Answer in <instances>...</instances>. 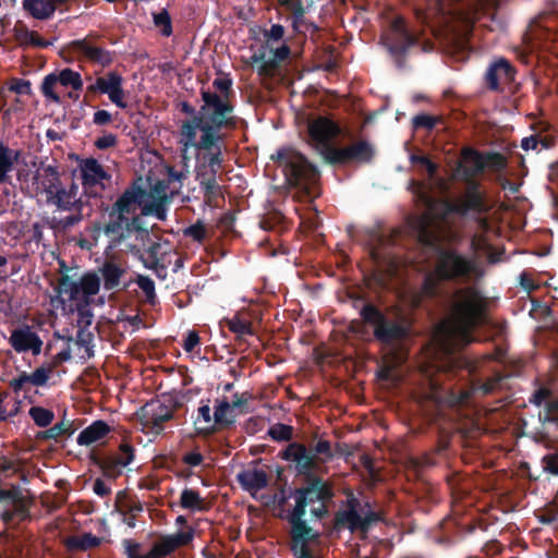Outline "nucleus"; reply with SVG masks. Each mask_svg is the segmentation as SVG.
Segmentation results:
<instances>
[{
	"label": "nucleus",
	"mask_w": 558,
	"mask_h": 558,
	"mask_svg": "<svg viewBox=\"0 0 558 558\" xmlns=\"http://www.w3.org/2000/svg\"><path fill=\"white\" fill-rule=\"evenodd\" d=\"M442 308L437 338L441 350L452 353L475 341L473 332L488 320L489 301L478 287L466 284L446 293Z\"/></svg>",
	"instance_id": "nucleus-1"
},
{
	"label": "nucleus",
	"mask_w": 558,
	"mask_h": 558,
	"mask_svg": "<svg viewBox=\"0 0 558 558\" xmlns=\"http://www.w3.org/2000/svg\"><path fill=\"white\" fill-rule=\"evenodd\" d=\"M420 242L432 247L435 253L434 267L427 271L418 291L413 295L412 304L422 306L425 301L440 298L442 282L469 283L483 276V270L474 257L460 253L457 248L440 245L438 234L427 226L418 232Z\"/></svg>",
	"instance_id": "nucleus-2"
},
{
	"label": "nucleus",
	"mask_w": 558,
	"mask_h": 558,
	"mask_svg": "<svg viewBox=\"0 0 558 558\" xmlns=\"http://www.w3.org/2000/svg\"><path fill=\"white\" fill-rule=\"evenodd\" d=\"M150 194L144 186L143 179L134 180L111 205L107 206L105 222L95 221L90 227V236L95 242L101 234L109 240V248L119 247L132 232L146 234V227L143 225L142 215L136 210L142 206Z\"/></svg>",
	"instance_id": "nucleus-3"
},
{
	"label": "nucleus",
	"mask_w": 558,
	"mask_h": 558,
	"mask_svg": "<svg viewBox=\"0 0 558 558\" xmlns=\"http://www.w3.org/2000/svg\"><path fill=\"white\" fill-rule=\"evenodd\" d=\"M291 496L295 506L287 515L290 529V549L294 558H316L310 548L311 543L319 541V533L311 527L303 519L306 514V507L310 505L329 504L335 492L332 485L323 477L313 474L304 477V485L295 488Z\"/></svg>",
	"instance_id": "nucleus-4"
},
{
	"label": "nucleus",
	"mask_w": 558,
	"mask_h": 558,
	"mask_svg": "<svg viewBox=\"0 0 558 558\" xmlns=\"http://www.w3.org/2000/svg\"><path fill=\"white\" fill-rule=\"evenodd\" d=\"M226 109L218 107L207 121L197 119V123L185 124L182 130V138L179 143L186 151L194 148L205 151L203 155V165L197 171H207V175L217 177L222 162V143L226 135L222 130H234L238 125V118H226Z\"/></svg>",
	"instance_id": "nucleus-5"
},
{
	"label": "nucleus",
	"mask_w": 558,
	"mask_h": 558,
	"mask_svg": "<svg viewBox=\"0 0 558 558\" xmlns=\"http://www.w3.org/2000/svg\"><path fill=\"white\" fill-rule=\"evenodd\" d=\"M499 0H426L415 8L416 19L430 27L471 29L482 17L495 19Z\"/></svg>",
	"instance_id": "nucleus-6"
},
{
	"label": "nucleus",
	"mask_w": 558,
	"mask_h": 558,
	"mask_svg": "<svg viewBox=\"0 0 558 558\" xmlns=\"http://www.w3.org/2000/svg\"><path fill=\"white\" fill-rule=\"evenodd\" d=\"M100 276L95 271L84 272L78 280L72 276L63 274L58 280L57 292L65 294L69 301L76 302L77 311L83 314V310L93 302V296L100 290V281H104L106 291H120L129 287L130 282H123L126 269L113 260H105L98 268Z\"/></svg>",
	"instance_id": "nucleus-7"
},
{
	"label": "nucleus",
	"mask_w": 558,
	"mask_h": 558,
	"mask_svg": "<svg viewBox=\"0 0 558 558\" xmlns=\"http://www.w3.org/2000/svg\"><path fill=\"white\" fill-rule=\"evenodd\" d=\"M484 170V154L473 147H464L461 151L458 172L465 181V189L461 196L445 203V210L448 215L465 217L470 214L483 215L489 210L486 195L481 190L482 185L474 179Z\"/></svg>",
	"instance_id": "nucleus-8"
},
{
	"label": "nucleus",
	"mask_w": 558,
	"mask_h": 558,
	"mask_svg": "<svg viewBox=\"0 0 558 558\" xmlns=\"http://www.w3.org/2000/svg\"><path fill=\"white\" fill-rule=\"evenodd\" d=\"M363 302L359 314L362 320L373 327L375 340L386 347L398 348L408 341L412 336V322L403 314L395 318L388 317L377 305L369 301ZM355 302V307H357Z\"/></svg>",
	"instance_id": "nucleus-9"
},
{
	"label": "nucleus",
	"mask_w": 558,
	"mask_h": 558,
	"mask_svg": "<svg viewBox=\"0 0 558 558\" xmlns=\"http://www.w3.org/2000/svg\"><path fill=\"white\" fill-rule=\"evenodd\" d=\"M271 160L282 168L287 182L303 199L313 201L318 196L319 171L303 154L292 147H281L271 155Z\"/></svg>",
	"instance_id": "nucleus-10"
},
{
	"label": "nucleus",
	"mask_w": 558,
	"mask_h": 558,
	"mask_svg": "<svg viewBox=\"0 0 558 558\" xmlns=\"http://www.w3.org/2000/svg\"><path fill=\"white\" fill-rule=\"evenodd\" d=\"M232 85L233 81L230 77V75L222 74L221 76H218L213 81L214 90L204 88L201 89L203 105L198 110H196L187 101L180 102L179 107L181 112L191 116V119L182 121L180 125V140L182 138V130L184 129L185 124L192 123L195 125V123H197V119L207 121L208 118L216 111L218 107H222L226 109V118H232L234 116L233 99L235 97V93L232 88Z\"/></svg>",
	"instance_id": "nucleus-11"
},
{
	"label": "nucleus",
	"mask_w": 558,
	"mask_h": 558,
	"mask_svg": "<svg viewBox=\"0 0 558 558\" xmlns=\"http://www.w3.org/2000/svg\"><path fill=\"white\" fill-rule=\"evenodd\" d=\"M175 524L185 525L186 527L174 534L160 535L145 554H140L141 545L138 543L124 539L123 545L128 558H166L177 549L190 545L194 539L195 530L186 525L187 520L184 515L177 517Z\"/></svg>",
	"instance_id": "nucleus-12"
},
{
	"label": "nucleus",
	"mask_w": 558,
	"mask_h": 558,
	"mask_svg": "<svg viewBox=\"0 0 558 558\" xmlns=\"http://www.w3.org/2000/svg\"><path fill=\"white\" fill-rule=\"evenodd\" d=\"M181 407L172 396H162L146 402L138 411L144 427L158 435L165 429L163 424L173 418L174 412Z\"/></svg>",
	"instance_id": "nucleus-13"
},
{
	"label": "nucleus",
	"mask_w": 558,
	"mask_h": 558,
	"mask_svg": "<svg viewBox=\"0 0 558 558\" xmlns=\"http://www.w3.org/2000/svg\"><path fill=\"white\" fill-rule=\"evenodd\" d=\"M381 43L401 68L409 49L417 44V38L408 29L405 20L397 16L391 21L387 33L381 36Z\"/></svg>",
	"instance_id": "nucleus-14"
},
{
	"label": "nucleus",
	"mask_w": 558,
	"mask_h": 558,
	"mask_svg": "<svg viewBox=\"0 0 558 558\" xmlns=\"http://www.w3.org/2000/svg\"><path fill=\"white\" fill-rule=\"evenodd\" d=\"M89 459L95 466L100 469L104 477L116 481L122 475L123 469L134 461L135 448L130 441L123 439L116 454L100 457L92 453Z\"/></svg>",
	"instance_id": "nucleus-15"
},
{
	"label": "nucleus",
	"mask_w": 558,
	"mask_h": 558,
	"mask_svg": "<svg viewBox=\"0 0 558 558\" xmlns=\"http://www.w3.org/2000/svg\"><path fill=\"white\" fill-rule=\"evenodd\" d=\"M278 457L289 462V469L303 477L313 475L318 470L315 454L299 441H290L279 451Z\"/></svg>",
	"instance_id": "nucleus-16"
},
{
	"label": "nucleus",
	"mask_w": 558,
	"mask_h": 558,
	"mask_svg": "<svg viewBox=\"0 0 558 558\" xmlns=\"http://www.w3.org/2000/svg\"><path fill=\"white\" fill-rule=\"evenodd\" d=\"M374 156V147L363 140L345 147L329 148L326 151V160L331 165L368 163L373 160Z\"/></svg>",
	"instance_id": "nucleus-17"
},
{
	"label": "nucleus",
	"mask_w": 558,
	"mask_h": 558,
	"mask_svg": "<svg viewBox=\"0 0 558 558\" xmlns=\"http://www.w3.org/2000/svg\"><path fill=\"white\" fill-rule=\"evenodd\" d=\"M0 507L3 508L0 518L5 524L13 522L15 519L25 520L29 515L23 492L19 485L12 484L9 488L0 486Z\"/></svg>",
	"instance_id": "nucleus-18"
},
{
	"label": "nucleus",
	"mask_w": 558,
	"mask_h": 558,
	"mask_svg": "<svg viewBox=\"0 0 558 558\" xmlns=\"http://www.w3.org/2000/svg\"><path fill=\"white\" fill-rule=\"evenodd\" d=\"M89 94H106L110 101L120 109H125V92L123 89V77L116 71L98 76L95 82L87 86Z\"/></svg>",
	"instance_id": "nucleus-19"
},
{
	"label": "nucleus",
	"mask_w": 558,
	"mask_h": 558,
	"mask_svg": "<svg viewBox=\"0 0 558 558\" xmlns=\"http://www.w3.org/2000/svg\"><path fill=\"white\" fill-rule=\"evenodd\" d=\"M80 171L84 191L89 197L99 196V192L105 190L104 181L111 178L99 161L92 157L81 161Z\"/></svg>",
	"instance_id": "nucleus-20"
},
{
	"label": "nucleus",
	"mask_w": 558,
	"mask_h": 558,
	"mask_svg": "<svg viewBox=\"0 0 558 558\" xmlns=\"http://www.w3.org/2000/svg\"><path fill=\"white\" fill-rule=\"evenodd\" d=\"M340 133L339 124L327 117H318L308 124V136L317 148L324 149L325 157L330 142Z\"/></svg>",
	"instance_id": "nucleus-21"
},
{
	"label": "nucleus",
	"mask_w": 558,
	"mask_h": 558,
	"mask_svg": "<svg viewBox=\"0 0 558 558\" xmlns=\"http://www.w3.org/2000/svg\"><path fill=\"white\" fill-rule=\"evenodd\" d=\"M54 369L56 363H44L31 374L24 371L20 372L17 377L12 378L9 381V386L15 393H19L20 391L27 392L32 386H46Z\"/></svg>",
	"instance_id": "nucleus-22"
},
{
	"label": "nucleus",
	"mask_w": 558,
	"mask_h": 558,
	"mask_svg": "<svg viewBox=\"0 0 558 558\" xmlns=\"http://www.w3.org/2000/svg\"><path fill=\"white\" fill-rule=\"evenodd\" d=\"M9 343L15 352L23 353L31 351L34 356L41 353L44 344L37 332L33 331L32 327L28 325L13 329L9 338Z\"/></svg>",
	"instance_id": "nucleus-23"
},
{
	"label": "nucleus",
	"mask_w": 558,
	"mask_h": 558,
	"mask_svg": "<svg viewBox=\"0 0 558 558\" xmlns=\"http://www.w3.org/2000/svg\"><path fill=\"white\" fill-rule=\"evenodd\" d=\"M214 422V425L196 427L197 434L207 437L234 424L235 418L232 415L231 404L226 397L216 400Z\"/></svg>",
	"instance_id": "nucleus-24"
},
{
	"label": "nucleus",
	"mask_w": 558,
	"mask_h": 558,
	"mask_svg": "<svg viewBox=\"0 0 558 558\" xmlns=\"http://www.w3.org/2000/svg\"><path fill=\"white\" fill-rule=\"evenodd\" d=\"M96 36L88 35L84 39L72 41L73 50L87 58L89 61L107 66L113 62V53L101 47L94 45L93 38Z\"/></svg>",
	"instance_id": "nucleus-25"
},
{
	"label": "nucleus",
	"mask_w": 558,
	"mask_h": 558,
	"mask_svg": "<svg viewBox=\"0 0 558 558\" xmlns=\"http://www.w3.org/2000/svg\"><path fill=\"white\" fill-rule=\"evenodd\" d=\"M558 27V14L554 10H546L535 16L529 24L527 32L532 39H548Z\"/></svg>",
	"instance_id": "nucleus-26"
},
{
	"label": "nucleus",
	"mask_w": 558,
	"mask_h": 558,
	"mask_svg": "<svg viewBox=\"0 0 558 558\" xmlns=\"http://www.w3.org/2000/svg\"><path fill=\"white\" fill-rule=\"evenodd\" d=\"M515 71L510 62L504 58L493 62L485 74V81L488 89L499 92L500 82H511L514 80Z\"/></svg>",
	"instance_id": "nucleus-27"
},
{
	"label": "nucleus",
	"mask_w": 558,
	"mask_h": 558,
	"mask_svg": "<svg viewBox=\"0 0 558 558\" xmlns=\"http://www.w3.org/2000/svg\"><path fill=\"white\" fill-rule=\"evenodd\" d=\"M236 482L243 490L254 496L268 486V475L260 469H247L236 474Z\"/></svg>",
	"instance_id": "nucleus-28"
},
{
	"label": "nucleus",
	"mask_w": 558,
	"mask_h": 558,
	"mask_svg": "<svg viewBox=\"0 0 558 558\" xmlns=\"http://www.w3.org/2000/svg\"><path fill=\"white\" fill-rule=\"evenodd\" d=\"M196 180L203 191L204 203L209 207H217L218 199L223 201L221 186L217 182V177L207 175V171H197Z\"/></svg>",
	"instance_id": "nucleus-29"
},
{
	"label": "nucleus",
	"mask_w": 558,
	"mask_h": 558,
	"mask_svg": "<svg viewBox=\"0 0 558 558\" xmlns=\"http://www.w3.org/2000/svg\"><path fill=\"white\" fill-rule=\"evenodd\" d=\"M110 432L111 427L107 422L97 420L78 434L76 441L80 446H90L106 438Z\"/></svg>",
	"instance_id": "nucleus-30"
},
{
	"label": "nucleus",
	"mask_w": 558,
	"mask_h": 558,
	"mask_svg": "<svg viewBox=\"0 0 558 558\" xmlns=\"http://www.w3.org/2000/svg\"><path fill=\"white\" fill-rule=\"evenodd\" d=\"M345 506L347 509L339 510L335 514L333 521L337 530L349 529L350 525H354V522L359 519L360 501L353 494H350L347 498Z\"/></svg>",
	"instance_id": "nucleus-31"
},
{
	"label": "nucleus",
	"mask_w": 558,
	"mask_h": 558,
	"mask_svg": "<svg viewBox=\"0 0 558 558\" xmlns=\"http://www.w3.org/2000/svg\"><path fill=\"white\" fill-rule=\"evenodd\" d=\"M22 150L12 149L0 143V184L9 182V172L14 168V163L19 162Z\"/></svg>",
	"instance_id": "nucleus-32"
},
{
	"label": "nucleus",
	"mask_w": 558,
	"mask_h": 558,
	"mask_svg": "<svg viewBox=\"0 0 558 558\" xmlns=\"http://www.w3.org/2000/svg\"><path fill=\"white\" fill-rule=\"evenodd\" d=\"M23 9L36 20H48L56 12L57 0H37V2L29 3L28 0H23Z\"/></svg>",
	"instance_id": "nucleus-33"
},
{
	"label": "nucleus",
	"mask_w": 558,
	"mask_h": 558,
	"mask_svg": "<svg viewBox=\"0 0 558 558\" xmlns=\"http://www.w3.org/2000/svg\"><path fill=\"white\" fill-rule=\"evenodd\" d=\"M102 538L92 533H83L80 536H69L63 541L65 548L69 551H86L92 548L99 547Z\"/></svg>",
	"instance_id": "nucleus-34"
},
{
	"label": "nucleus",
	"mask_w": 558,
	"mask_h": 558,
	"mask_svg": "<svg viewBox=\"0 0 558 558\" xmlns=\"http://www.w3.org/2000/svg\"><path fill=\"white\" fill-rule=\"evenodd\" d=\"M22 402L13 398L10 392L0 390V422H7L16 416L21 410Z\"/></svg>",
	"instance_id": "nucleus-35"
},
{
	"label": "nucleus",
	"mask_w": 558,
	"mask_h": 558,
	"mask_svg": "<svg viewBox=\"0 0 558 558\" xmlns=\"http://www.w3.org/2000/svg\"><path fill=\"white\" fill-rule=\"evenodd\" d=\"M550 128L546 122H538L533 126V135L536 137L539 150L551 149L557 144V136L550 132Z\"/></svg>",
	"instance_id": "nucleus-36"
},
{
	"label": "nucleus",
	"mask_w": 558,
	"mask_h": 558,
	"mask_svg": "<svg viewBox=\"0 0 558 558\" xmlns=\"http://www.w3.org/2000/svg\"><path fill=\"white\" fill-rule=\"evenodd\" d=\"M75 432L73 426V422L69 420H62L61 422L54 424L53 426L47 428L46 430H41L37 434L36 438L38 440H48V439H58L61 436H72Z\"/></svg>",
	"instance_id": "nucleus-37"
},
{
	"label": "nucleus",
	"mask_w": 558,
	"mask_h": 558,
	"mask_svg": "<svg viewBox=\"0 0 558 558\" xmlns=\"http://www.w3.org/2000/svg\"><path fill=\"white\" fill-rule=\"evenodd\" d=\"M168 196L155 197L151 202H144L141 208L142 216H155L159 220H166L167 208L166 203Z\"/></svg>",
	"instance_id": "nucleus-38"
},
{
	"label": "nucleus",
	"mask_w": 558,
	"mask_h": 558,
	"mask_svg": "<svg viewBox=\"0 0 558 558\" xmlns=\"http://www.w3.org/2000/svg\"><path fill=\"white\" fill-rule=\"evenodd\" d=\"M381 521H384L383 514L369 509L364 512L363 515L359 514V519L354 522V525H350L348 530H350L351 533L360 531L366 534L374 524Z\"/></svg>",
	"instance_id": "nucleus-39"
},
{
	"label": "nucleus",
	"mask_w": 558,
	"mask_h": 558,
	"mask_svg": "<svg viewBox=\"0 0 558 558\" xmlns=\"http://www.w3.org/2000/svg\"><path fill=\"white\" fill-rule=\"evenodd\" d=\"M180 506L192 511H203L206 509L204 499L198 490L184 488L180 496Z\"/></svg>",
	"instance_id": "nucleus-40"
},
{
	"label": "nucleus",
	"mask_w": 558,
	"mask_h": 558,
	"mask_svg": "<svg viewBox=\"0 0 558 558\" xmlns=\"http://www.w3.org/2000/svg\"><path fill=\"white\" fill-rule=\"evenodd\" d=\"M438 125L445 126V119L442 116H432L427 113H420L412 118V126L414 130L424 129L428 133L435 130Z\"/></svg>",
	"instance_id": "nucleus-41"
},
{
	"label": "nucleus",
	"mask_w": 558,
	"mask_h": 558,
	"mask_svg": "<svg viewBox=\"0 0 558 558\" xmlns=\"http://www.w3.org/2000/svg\"><path fill=\"white\" fill-rule=\"evenodd\" d=\"M226 325L238 338L254 335L251 320L242 317L240 314H235L233 317L226 319Z\"/></svg>",
	"instance_id": "nucleus-42"
},
{
	"label": "nucleus",
	"mask_w": 558,
	"mask_h": 558,
	"mask_svg": "<svg viewBox=\"0 0 558 558\" xmlns=\"http://www.w3.org/2000/svg\"><path fill=\"white\" fill-rule=\"evenodd\" d=\"M16 39L21 46H32L36 48H47L52 45L51 41L44 39L35 31L24 29L16 35Z\"/></svg>",
	"instance_id": "nucleus-43"
},
{
	"label": "nucleus",
	"mask_w": 558,
	"mask_h": 558,
	"mask_svg": "<svg viewBox=\"0 0 558 558\" xmlns=\"http://www.w3.org/2000/svg\"><path fill=\"white\" fill-rule=\"evenodd\" d=\"M135 282L145 294V302L150 306H155L158 303V298L155 291L154 280L148 276L138 275Z\"/></svg>",
	"instance_id": "nucleus-44"
},
{
	"label": "nucleus",
	"mask_w": 558,
	"mask_h": 558,
	"mask_svg": "<svg viewBox=\"0 0 558 558\" xmlns=\"http://www.w3.org/2000/svg\"><path fill=\"white\" fill-rule=\"evenodd\" d=\"M57 78L62 86H71L74 90H81L83 88L81 74L70 68L61 70L60 73L57 74Z\"/></svg>",
	"instance_id": "nucleus-45"
},
{
	"label": "nucleus",
	"mask_w": 558,
	"mask_h": 558,
	"mask_svg": "<svg viewBox=\"0 0 558 558\" xmlns=\"http://www.w3.org/2000/svg\"><path fill=\"white\" fill-rule=\"evenodd\" d=\"M40 184L43 190H57L62 186L60 172L56 166L48 165L44 168V175Z\"/></svg>",
	"instance_id": "nucleus-46"
},
{
	"label": "nucleus",
	"mask_w": 558,
	"mask_h": 558,
	"mask_svg": "<svg viewBox=\"0 0 558 558\" xmlns=\"http://www.w3.org/2000/svg\"><path fill=\"white\" fill-rule=\"evenodd\" d=\"M28 414L34 423L39 427L49 426L54 418V413L51 410L43 407H32L28 411Z\"/></svg>",
	"instance_id": "nucleus-47"
},
{
	"label": "nucleus",
	"mask_w": 558,
	"mask_h": 558,
	"mask_svg": "<svg viewBox=\"0 0 558 558\" xmlns=\"http://www.w3.org/2000/svg\"><path fill=\"white\" fill-rule=\"evenodd\" d=\"M484 163H485V168H488L495 172L504 171L508 166L507 158L501 153H498V151L485 153L484 154Z\"/></svg>",
	"instance_id": "nucleus-48"
},
{
	"label": "nucleus",
	"mask_w": 558,
	"mask_h": 558,
	"mask_svg": "<svg viewBox=\"0 0 558 558\" xmlns=\"http://www.w3.org/2000/svg\"><path fill=\"white\" fill-rule=\"evenodd\" d=\"M268 435L275 441H290L293 437V427L277 423L268 429Z\"/></svg>",
	"instance_id": "nucleus-49"
},
{
	"label": "nucleus",
	"mask_w": 558,
	"mask_h": 558,
	"mask_svg": "<svg viewBox=\"0 0 558 558\" xmlns=\"http://www.w3.org/2000/svg\"><path fill=\"white\" fill-rule=\"evenodd\" d=\"M58 83L57 74L50 73L45 76L40 89L43 95L53 102H60V96L54 92V86Z\"/></svg>",
	"instance_id": "nucleus-50"
},
{
	"label": "nucleus",
	"mask_w": 558,
	"mask_h": 558,
	"mask_svg": "<svg viewBox=\"0 0 558 558\" xmlns=\"http://www.w3.org/2000/svg\"><path fill=\"white\" fill-rule=\"evenodd\" d=\"M315 454V459L317 461V468H319L320 462H325L333 457L330 441L320 439L316 442V445L310 449Z\"/></svg>",
	"instance_id": "nucleus-51"
},
{
	"label": "nucleus",
	"mask_w": 558,
	"mask_h": 558,
	"mask_svg": "<svg viewBox=\"0 0 558 558\" xmlns=\"http://www.w3.org/2000/svg\"><path fill=\"white\" fill-rule=\"evenodd\" d=\"M154 23L156 27L160 28V33L165 37L172 35V22L169 12L162 9L160 12L154 14Z\"/></svg>",
	"instance_id": "nucleus-52"
},
{
	"label": "nucleus",
	"mask_w": 558,
	"mask_h": 558,
	"mask_svg": "<svg viewBox=\"0 0 558 558\" xmlns=\"http://www.w3.org/2000/svg\"><path fill=\"white\" fill-rule=\"evenodd\" d=\"M286 9L292 14V26L298 29L305 15V9L301 0H286L283 2Z\"/></svg>",
	"instance_id": "nucleus-53"
},
{
	"label": "nucleus",
	"mask_w": 558,
	"mask_h": 558,
	"mask_svg": "<svg viewBox=\"0 0 558 558\" xmlns=\"http://www.w3.org/2000/svg\"><path fill=\"white\" fill-rule=\"evenodd\" d=\"M206 228L203 221L197 220L195 223L189 226L183 230V235L191 238L196 242L202 243L206 238Z\"/></svg>",
	"instance_id": "nucleus-54"
},
{
	"label": "nucleus",
	"mask_w": 558,
	"mask_h": 558,
	"mask_svg": "<svg viewBox=\"0 0 558 558\" xmlns=\"http://www.w3.org/2000/svg\"><path fill=\"white\" fill-rule=\"evenodd\" d=\"M166 182L168 185L179 183L178 189L182 187L184 180L187 179V171L178 170L173 166H166Z\"/></svg>",
	"instance_id": "nucleus-55"
},
{
	"label": "nucleus",
	"mask_w": 558,
	"mask_h": 558,
	"mask_svg": "<svg viewBox=\"0 0 558 558\" xmlns=\"http://www.w3.org/2000/svg\"><path fill=\"white\" fill-rule=\"evenodd\" d=\"M73 198L69 195V193L65 191V187L62 185L57 193V198L53 202V206L57 207V209L62 211H71L72 206L74 202L72 203Z\"/></svg>",
	"instance_id": "nucleus-56"
},
{
	"label": "nucleus",
	"mask_w": 558,
	"mask_h": 558,
	"mask_svg": "<svg viewBox=\"0 0 558 558\" xmlns=\"http://www.w3.org/2000/svg\"><path fill=\"white\" fill-rule=\"evenodd\" d=\"M284 27L281 24H272L269 29L264 31V37L269 41H279L283 38Z\"/></svg>",
	"instance_id": "nucleus-57"
},
{
	"label": "nucleus",
	"mask_w": 558,
	"mask_h": 558,
	"mask_svg": "<svg viewBox=\"0 0 558 558\" xmlns=\"http://www.w3.org/2000/svg\"><path fill=\"white\" fill-rule=\"evenodd\" d=\"M411 161L413 163L422 165L426 168L429 175H434L437 172V165L433 162L427 156L425 155H412Z\"/></svg>",
	"instance_id": "nucleus-58"
},
{
	"label": "nucleus",
	"mask_w": 558,
	"mask_h": 558,
	"mask_svg": "<svg viewBox=\"0 0 558 558\" xmlns=\"http://www.w3.org/2000/svg\"><path fill=\"white\" fill-rule=\"evenodd\" d=\"M199 341H201V338H199L198 332L195 330H190L186 333L185 339L183 340L182 347L186 352L191 353V352L195 351V348L197 345H199Z\"/></svg>",
	"instance_id": "nucleus-59"
},
{
	"label": "nucleus",
	"mask_w": 558,
	"mask_h": 558,
	"mask_svg": "<svg viewBox=\"0 0 558 558\" xmlns=\"http://www.w3.org/2000/svg\"><path fill=\"white\" fill-rule=\"evenodd\" d=\"M210 407H209V400H207L206 402L202 401L201 403V407L198 408L197 410V417L195 420V425H197L199 422H204L206 423L207 425H211V421H213V417H211V414H210Z\"/></svg>",
	"instance_id": "nucleus-60"
},
{
	"label": "nucleus",
	"mask_w": 558,
	"mask_h": 558,
	"mask_svg": "<svg viewBox=\"0 0 558 558\" xmlns=\"http://www.w3.org/2000/svg\"><path fill=\"white\" fill-rule=\"evenodd\" d=\"M117 142H118V140L114 134L106 133L95 141V146L100 150H105V149L116 146Z\"/></svg>",
	"instance_id": "nucleus-61"
},
{
	"label": "nucleus",
	"mask_w": 558,
	"mask_h": 558,
	"mask_svg": "<svg viewBox=\"0 0 558 558\" xmlns=\"http://www.w3.org/2000/svg\"><path fill=\"white\" fill-rule=\"evenodd\" d=\"M489 246L487 239L482 234H474L471 239V250L474 253L485 252Z\"/></svg>",
	"instance_id": "nucleus-62"
},
{
	"label": "nucleus",
	"mask_w": 558,
	"mask_h": 558,
	"mask_svg": "<svg viewBox=\"0 0 558 558\" xmlns=\"http://www.w3.org/2000/svg\"><path fill=\"white\" fill-rule=\"evenodd\" d=\"M499 385H500V378L492 377V378H488L486 381L480 384L476 387V390H480L482 392V395L487 396V395L493 393Z\"/></svg>",
	"instance_id": "nucleus-63"
},
{
	"label": "nucleus",
	"mask_w": 558,
	"mask_h": 558,
	"mask_svg": "<svg viewBox=\"0 0 558 558\" xmlns=\"http://www.w3.org/2000/svg\"><path fill=\"white\" fill-rule=\"evenodd\" d=\"M545 471L553 475H558V451L544 457Z\"/></svg>",
	"instance_id": "nucleus-64"
}]
</instances>
